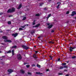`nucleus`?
I'll use <instances>...</instances> for the list:
<instances>
[{"label":"nucleus","mask_w":76,"mask_h":76,"mask_svg":"<svg viewBox=\"0 0 76 76\" xmlns=\"http://www.w3.org/2000/svg\"><path fill=\"white\" fill-rule=\"evenodd\" d=\"M33 25H34L35 24V20H34L32 23Z\"/></svg>","instance_id":"a211bd4d"},{"label":"nucleus","mask_w":76,"mask_h":76,"mask_svg":"<svg viewBox=\"0 0 76 76\" xmlns=\"http://www.w3.org/2000/svg\"><path fill=\"white\" fill-rule=\"evenodd\" d=\"M20 72H21V73H22L23 74H24L25 73V71H23V70H20Z\"/></svg>","instance_id":"2eb2a0df"},{"label":"nucleus","mask_w":76,"mask_h":76,"mask_svg":"<svg viewBox=\"0 0 76 76\" xmlns=\"http://www.w3.org/2000/svg\"><path fill=\"white\" fill-rule=\"evenodd\" d=\"M28 74L30 75H32V73L30 72H28Z\"/></svg>","instance_id":"e433bc0d"},{"label":"nucleus","mask_w":76,"mask_h":76,"mask_svg":"<svg viewBox=\"0 0 76 76\" xmlns=\"http://www.w3.org/2000/svg\"><path fill=\"white\" fill-rule=\"evenodd\" d=\"M46 71H47V72H48V71H49V69H47Z\"/></svg>","instance_id":"3c124183"},{"label":"nucleus","mask_w":76,"mask_h":76,"mask_svg":"<svg viewBox=\"0 0 76 76\" xmlns=\"http://www.w3.org/2000/svg\"><path fill=\"white\" fill-rule=\"evenodd\" d=\"M36 26V27H37L39 26H40V24H37Z\"/></svg>","instance_id":"aec40b11"},{"label":"nucleus","mask_w":76,"mask_h":76,"mask_svg":"<svg viewBox=\"0 0 76 76\" xmlns=\"http://www.w3.org/2000/svg\"><path fill=\"white\" fill-rule=\"evenodd\" d=\"M5 57V56H2V58H4Z\"/></svg>","instance_id":"8fccbe9b"},{"label":"nucleus","mask_w":76,"mask_h":76,"mask_svg":"<svg viewBox=\"0 0 76 76\" xmlns=\"http://www.w3.org/2000/svg\"><path fill=\"white\" fill-rule=\"evenodd\" d=\"M33 57L35 58V59L37 58V56L35 55H33Z\"/></svg>","instance_id":"f8f14e48"},{"label":"nucleus","mask_w":76,"mask_h":76,"mask_svg":"<svg viewBox=\"0 0 76 76\" xmlns=\"http://www.w3.org/2000/svg\"><path fill=\"white\" fill-rule=\"evenodd\" d=\"M51 32L53 33V32H54V31L53 30H52L51 31Z\"/></svg>","instance_id":"ea45409f"},{"label":"nucleus","mask_w":76,"mask_h":76,"mask_svg":"<svg viewBox=\"0 0 76 76\" xmlns=\"http://www.w3.org/2000/svg\"><path fill=\"white\" fill-rule=\"evenodd\" d=\"M62 66H66V63H63L62 64Z\"/></svg>","instance_id":"4be33fe9"},{"label":"nucleus","mask_w":76,"mask_h":76,"mask_svg":"<svg viewBox=\"0 0 76 76\" xmlns=\"http://www.w3.org/2000/svg\"><path fill=\"white\" fill-rule=\"evenodd\" d=\"M10 16H12V15H10Z\"/></svg>","instance_id":"69168bd1"},{"label":"nucleus","mask_w":76,"mask_h":76,"mask_svg":"<svg viewBox=\"0 0 76 76\" xmlns=\"http://www.w3.org/2000/svg\"><path fill=\"white\" fill-rule=\"evenodd\" d=\"M36 54H37L38 53V51H35Z\"/></svg>","instance_id":"09e8293b"},{"label":"nucleus","mask_w":76,"mask_h":76,"mask_svg":"<svg viewBox=\"0 0 76 76\" xmlns=\"http://www.w3.org/2000/svg\"><path fill=\"white\" fill-rule=\"evenodd\" d=\"M47 25L48 26H50V23H47Z\"/></svg>","instance_id":"a18cd8bd"},{"label":"nucleus","mask_w":76,"mask_h":76,"mask_svg":"<svg viewBox=\"0 0 76 76\" xmlns=\"http://www.w3.org/2000/svg\"><path fill=\"white\" fill-rule=\"evenodd\" d=\"M60 58H59L58 59V61H60Z\"/></svg>","instance_id":"37998d69"},{"label":"nucleus","mask_w":76,"mask_h":76,"mask_svg":"<svg viewBox=\"0 0 76 76\" xmlns=\"http://www.w3.org/2000/svg\"><path fill=\"white\" fill-rule=\"evenodd\" d=\"M15 11V8H12V9H10L7 11V13H13Z\"/></svg>","instance_id":"f257e3e1"},{"label":"nucleus","mask_w":76,"mask_h":76,"mask_svg":"<svg viewBox=\"0 0 76 76\" xmlns=\"http://www.w3.org/2000/svg\"><path fill=\"white\" fill-rule=\"evenodd\" d=\"M2 38L4 39L7 40V39L8 38L7 37V36H4L2 37Z\"/></svg>","instance_id":"1a4fd4ad"},{"label":"nucleus","mask_w":76,"mask_h":76,"mask_svg":"<svg viewBox=\"0 0 76 76\" xmlns=\"http://www.w3.org/2000/svg\"><path fill=\"white\" fill-rule=\"evenodd\" d=\"M34 33H35V31H34L31 32V34L32 35L33 34H34Z\"/></svg>","instance_id":"393cba45"},{"label":"nucleus","mask_w":76,"mask_h":76,"mask_svg":"<svg viewBox=\"0 0 76 76\" xmlns=\"http://www.w3.org/2000/svg\"><path fill=\"white\" fill-rule=\"evenodd\" d=\"M64 68H68V66H64Z\"/></svg>","instance_id":"72a5a7b5"},{"label":"nucleus","mask_w":76,"mask_h":76,"mask_svg":"<svg viewBox=\"0 0 76 76\" xmlns=\"http://www.w3.org/2000/svg\"><path fill=\"white\" fill-rule=\"evenodd\" d=\"M34 47L35 48L36 47V46H34Z\"/></svg>","instance_id":"0e129e2a"},{"label":"nucleus","mask_w":76,"mask_h":76,"mask_svg":"<svg viewBox=\"0 0 76 76\" xmlns=\"http://www.w3.org/2000/svg\"><path fill=\"white\" fill-rule=\"evenodd\" d=\"M69 11H68L66 12V14L67 15H68V14H69Z\"/></svg>","instance_id":"f704fd0d"},{"label":"nucleus","mask_w":76,"mask_h":76,"mask_svg":"<svg viewBox=\"0 0 76 76\" xmlns=\"http://www.w3.org/2000/svg\"><path fill=\"white\" fill-rule=\"evenodd\" d=\"M26 26H29V25L28 24H26Z\"/></svg>","instance_id":"13d9d810"},{"label":"nucleus","mask_w":76,"mask_h":76,"mask_svg":"<svg viewBox=\"0 0 76 76\" xmlns=\"http://www.w3.org/2000/svg\"><path fill=\"white\" fill-rule=\"evenodd\" d=\"M32 67H35V65L34 64H33L31 65Z\"/></svg>","instance_id":"c9c22d12"},{"label":"nucleus","mask_w":76,"mask_h":76,"mask_svg":"<svg viewBox=\"0 0 76 76\" xmlns=\"http://www.w3.org/2000/svg\"><path fill=\"white\" fill-rule=\"evenodd\" d=\"M32 28H36V26H33Z\"/></svg>","instance_id":"864d4df0"},{"label":"nucleus","mask_w":76,"mask_h":76,"mask_svg":"<svg viewBox=\"0 0 76 76\" xmlns=\"http://www.w3.org/2000/svg\"><path fill=\"white\" fill-rule=\"evenodd\" d=\"M18 35V33H15V34H12V36H14V37H16L17 35Z\"/></svg>","instance_id":"6e6552de"},{"label":"nucleus","mask_w":76,"mask_h":76,"mask_svg":"<svg viewBox=\"0 0 76 76\" xmlns=\"http://www.w3.org/2000/svg\"><path fill=\"white\" fill-rule=\"evenodd\" d=\"M26 64H27V63H24V65H26Z\"/></svg>","instance_id":"49530a36"},{"label":"nucleus","mask_w":76,"mask_h":76,"mask_svg":"<svg viewBox=\"0 0 76 76\" xmlns=\"http://www.w3.org/2000/svg\"><path fill=\"white\" fill-rule=\"evenodd\" d=\"M41 38V36H39L38 37V38L39 39V38Z\"/></svg>","instance_id":"4d7b16f0"},{"label":"nucleus","mask_w":76,"mask_h":76,"mask_svg":"<svg viewBox=\"0 0 76 76\" xmlns=\"http://www.w3.org/2000/svg\"><path fill=\"white\" fill-rule=\"evenodd\" d=\"M4 42H12V41L8 39L6 40H4Z\"/></svg>","instance_id":"0eeeda50"},{"label":"nucleus","mask_w":76,"mask_h":76,"mask_svg":"<svg viewBox=\"0 0 76 76\" xmlns=\"http://www.w3.org/2000/svg\"><path fill=\"white\" fill-rule=\"evenodd\" d=\"M50 60H52V57H51V56H50Z\"/></svg>","instance_id":"79ce46f5"},{"label":"nucleus","mask_w":76,"mask_h":76,"mask_svg":"<svg viewBox=\"0 0 76 76\" xmlns=\"http://www.w3.org/2000/svg\"><path fill=\"white\" fill-rule=\"evenodd\" d=\"M66 62H67V63H69V61H66Z\"/></svg>","instance_id":"5fc2aeb1"},{"label":"nucleus","mask_w":76,"mask_h":76,"mask_svg":"<svg viewBox=\"0 0 76 76\" xmlns=\"http://www.w3.org/2000/svg\"><path fill=\"white\" fill-rule=\"evenodd\" d=\"M43 3H41L40 4V6H42V5L43 4Z\"/></svg>","instance_id":"58836bf2"},{"label":"nucleus","mask_w":76,"mask_h":76,"mask_svg":"<svg viewBox=\"0 0 76 76\" xmlns=\"http://www.w3.org/2000/svg\"><path fill=\"white\" fill-rule=\"evenodd\" d=\"M14 50H12V56H14L15 55V53H14Z\"/></svg>","instance_id":"dca6fc26"},{"label":"nucleus","mask_w":76,"mask_h":76,"mask_svg":"<svg viewBox=\"0 0 76 76\" xmlns=\"http://www.w3.org/2000/svg\"><path fill=\"white\" fill-rule=\"evenodd\" d=\"M37 67H38L39 68H41V65L38 64H37Z\"/></svg>","instance_id":"412c9836"},{"label":"nucleus","mask_w":76,"mask_h":76,"mask_svg":"<svg viewBox=\"0 0 76 76\" xmlns=\"http://www.w3.org/2000/svg\"><path fill=\"white\" fill-rule=\"evenodd\" d=\"M75 15H76V12L75 11H73L72 12V13L71 15V16H73Z\"/></svg>","instance_id":"423d86ee"},{"label":"nucleus","mask_w":76,"mask_h":76,"mask_svg":"<svg viewBox=\"0 0 76 76\" xmlns=\"http://www.w3.org/2000/svg\"><path fill=\"white\" fill-rule=\"evenodd\" d=\"M64 72H67V70L65 69L64 70Z\"/></svg>","instance_id":"603ef678"},{"label":"nucleus","mask_w":76,"mask_h":76,"mask_svg":"<svg viewBox=\"0 0 76 76\" xmlns=\"http://www.w3.org/2000/svg\"><path fill=\"white\" fill-rule=\"evenodd\" d=\"M44 10H47V8H46V7L44 8Z\"/></svg>","instance_id":"c03bdc74"},{"label":"nucleus","mask_w":76,"mask_h":76,"mask_svg":"<svg viewBox=\"0 0 76 76\" xmlns=\"http://www.w3.org/2000/svg\"><path fill=\"white\" fill-rule=\"evenodd\" d=\"M12 48H17V46L16 45H14L12 47Z\"/></svg>","instance_id":"f3484780"},{"label":"nucleus","mask_w":76,"mask_h":76,"mask_svg":"<svg viewBox=\"0 0 76 76\" xmlns=\"http://www.w3.org/2000/svg\"><path fill=\"white\" fill-rule=\"evenodd\" d=\"M2 52H1V51H0V53H2Z\"/></svg>","instance_id":"bf43d9fd"},{"label":"nucleus","mask_w":76,"mask_h":76,"mask_svg":"<svg viewBox=\"0 0 76 76\" xmlns=\"http://www.w3.org/2000/svg\"><path fill=\"white\" fill-rule=\"evenodd\" d=\"M3 12H1L0 13V15H3Z\"/></svg>","instance_id":"a19ab883"},{"label":"nucleus","mask_w":76,"mask_h":76,"mask_svg":"<svg viewBox=\"0 0 76 76\" xmlns=\"http://www.w3.org/2000/svg\"><path fill=\"white\" fill-rule=\"evenodd\" d=\"M70 48L69 49V51H71V52H72V51H73V50H73V49H75V47H72L71 46L70 47Z\"/></svg>","instance_id":"39448f33"},{"label":"nucleus","mask_w":76,"mask_h":76,"mask_svg":"<svg viewBox=\"0 0 76 76\" xmlns=\"http://www.w3.org/2000/svg\"><path fill=\"white\" fill-rule=\"evenodd\" d=\"M26 26V25H24L23 26H21V28H25V27Z\"/></svg>","instance_id":"bb28decb"},{"label":"nucleus","mask_w":76,"mask_h":76,"mask_svg":"<svg viewBox=\"0 0 76 76\" xmlns=\"http://www.w3.org/2000/svg\"><path fill=\"white\" fill-rule=\"evenodd\" d=\"M21 7H22V4H20L17 9H20Z\"/></svg>","instance_id":"9b49d317"},{"label":"nucleus","mask_w":76,"mask_h":76,"mask_svg":"<svg viewBox=\"0 0 76 76\" xmlns=\"http://www.w3.org/2000/svg\"><path fill=\"white\" fill-rule=\"evenodd\" d=\"M63 68H64V67L62 66H61L60 67V69H63Z\"/></svg>","instance_id":"c756f323"},{"label":"nucleus","mask_w":76,"mask_h":76,"mask_svg":"<svg viewBox=\"0 0 76 76\" xmlns=\"http://www.w3.org/2000/svg\"><path fill=\"white\" fill-rule=\"evenodd\" d=\"M53 27V25L52 24L50 25V26H49L48 27V28H49V29H50V28H51Z\"/></svg>","instance_id":"ddd939ff"},{"label":"nucleus","mask_w":76,"mask_h":76,"mask_svg":"<svg viewBox=\"0 0 76 76\" xmlns=\"http://www.w3.org/2000/svg\"><path fill=\"white\" fill-rule=\"evenodd\" d=\"M7 71L8 72H9L10 73H12V72H13V70L11 69H8Z\"/></svg>","instance_id":"9d476101"},{"label":"nucleus","mask_w":76,"mask_h":76,"mask_svg":"<svg viewBox=\"0 0 76 76\" xmlns=\"http://www.w3.org/2000/svg\"><path fill=\"white\" fill-rule=\"evenodd\" d=\"M11 21H9L8 22V25H11Z\"/></svg>","instance_id":"5701e85b"},{"label":"nucleus","mask_w":76,"mask_h":76,"mask_svg":"<svg viewBox=\"0 0 76 76\" xmlns=\"http://www.w3.org/2000/svg\"><path fill=\"white\" fill-rule=\"evenodd\" d=\"M75 19H76V17H75Z\"/></svg>","instance_id":"680f3d73"},{"label":"nucleus","mask_w":76,"mask_h":76,"mask_svg":"<svg viewBox=\"0 0 76 76\" xmlns=\"http://www.w3.org/2000/svg\"><path fill=\"white\" fill-rule=\"evenodd\" d=\"M76 57L75 56H72V58H76Z\"/></svg>","instance_id":"473e14b6"},{"label":"nucleus","mask_w":76,"mask_h":76,"mask_svg":"<svg viewBox=\"0 0 76 76\" xmlns=\"http://www.w3.org/2000/svg\"><path fill=\"white\" fill-rule=\"evenodd\" d=\"M68 22H69L68 21H67V23H68Z\"/></svg>","instance_id":"338daca9"},{"label":"nucleus","mask_w":76,"mask_h":76,"mask_svg":"<svg viewBox=\"0 0 76 76\" xmlns=\"http://www.w3.org/2000/svg\"><path fill=\"white\" fill-rule=\"evenodd\" d=\"M19 31H22V30H23V28H19Z\"/></svg>","instance_id":"7c9ffc66"},{"label":"nucleus","mask_w":76,"mask_h":76,"mask_svg":"<svg viewBox=\"0 0 76 76\" xmlns=\"http://www.w3.org/2000/svg\"><path fill=\"white\" fill-rule=\"evenodd\" d=\"M50 17L49 16H48V17L47 18V19H48V18H49Z\"/></svg>","instance_id":"6e6d98bb"},{"label":"nucleus","mask_w":76,"mask_h":76,"mask_svg":"<svg viewBox=\"0 0 76 76\" xmlns=\"http://www.w3.org/2000/svg\"><path fill=\"white\" fill-rule=\"evenodd\" d=\"M26 18L25 17H24L23 19V20H26Z\"/></svg>","instance_id":"a878e982"},{"label":"nucleus","mask_w":76,"mask_h":76,"mask_svg":"<svg viewBox=\"0 0 76 76\" xmlns=\"http://www.w3.org/2000/svg\"><path fill=\"white\" fill-rule=\"evenodd\" d=\"M17 58L18 60H21L22 59V56H21V55L20 54H18L17 55Z\"/></svg>","instance_id":"f03ea898"},{"label":"nucleus","mask_w":76,"mask_h":76,"mask_svg":"<svg viewBox=\"0 0 76 76\" xmlns=\"http://www.w3.org/2000/svg\"><path fill=\"white\" fill-rule=\"evenodd\" d=\"M36 16H40V14L39 13L36 14L35 15Z\"/></svg>","instance_id":"6ab92c4d"},{"label":"nucleus","mask_w":76,"mask_h":76,"mask_svg":"<svg viewBox=\"0 0 76 76\" xmlns=\"http://www.w3.org/2000/svg\"><path fill=\"white\" fill-rule=\"evenodd\" d=\"M1 44L2 45H4V43H1Z\"/></svg>","instance_id":"de8ad7c7"},{"label":"nucleus","mask_w":76,"mask_h":76,"mask_svg":"<svg viewBox=\"0 0 76 76\" xmlns=\"http://www.w3.org/2000/svg\"><path fill=\"white\" fill-rule=\"evenodd\" d=\"M49 43L50 44H54V42H53L52 41H50V42H49Z\"/></svg>","instance_id":"b1692460"},{"label":"nucleus","mask_w":76,"mask_h":76,"mask_svg":"<svg viewBox=\"0 0 76 76\" xmlns=\"http://www.w3.org/2000/svg\"><path fill=\"white\" fill-rule=\"evenodd\" d=\"M1 60H3V59H1Z\"/></svg>","instance_id":"e2e57ef3"},{"label":"nucleus","mask_w":76,"mask_h":76,"mask_svg":"<svg viewBox=\"0 0 76 76\" xmlns=\"http://www.w3.org/2000/svg\"><path fill=\"white\" fill-rule=\"evenodd\" d=\"M47 20H48V19H47Z\"/></svg>","instance_id":"774afa93"},{"label":"nucleus","mask_w":76,"mask_h":76,"mask_svg":"<svg viewBox=\"0 0 76 76\" xmlns=\"http://www.w3.org/2000/svg\"><path fill=\"white\" fill-rule=\"evenodd\" d=\"M36 74H37V75H42V73H41L40 72H36Z\"/></svg>","instance_id":"4468645a"},{"label":"nucleus","mask_w":76,"mask_h":76,"mask_svg":"<svg viewBox=\"0 0 76 76\" xmlns=\"http://www.w3.org/2000/svg\"><path fill=\"white\" fill-rule=\"evenodd\" d=\"M22 47L23 48V49H25V50H28V49H29V48L28 47L24 45H22Z\"/></svg>","instance_id":"7ed1b4c3"},{"label":"nucleus","mask_w":76,"mask_h":76,"mask_svg":"<svg viewBox=\"0 0 76 76\" xmlns=\"http://www.w3.org/2000/svg\"><path fill=\"white\" fill-rule=\"evenodd\" d=\"M57 4H58V6L56 7L57 8V9H58V8H59V6H60V4H61V2H58L57 3Z\"/></svg>","instance_id":"20e7f679"},{"label":"nucleus","mask_w":76,"mask_h":76,"mask_svg":"<svg viewBox=\"0 0 76 76\" xmlns=\"http://www.w3.org/2000/svg\"><path fill=\"white\" fill-rule=\"evenodd\" d=\"M58 75H63V73H58Z\"/></svg>","instance_id":"c85d7f7f"},{"label":"nucleus","mask_w":76,"mask_h":76,"mask_svg":"<svg viewBox=\"0 0 76 76\" xmlns=\"http://www.w3.org/2000/svg\"><path fill=\"white\" fill-rule=\"evenodd\" d=\"M26 66L27 68H29L30 67V66L29 65H26Z\"/></svg>","instance_id":"cd10ccee"},{"label":"nucleus","mask_w":76,"mask_h":76,"mask_svg":"<svg viewBox=\"0 0 76 76\" xmlns=\"http://www.w3.org/2000/svg\"><path fill=\"white\" fill-rule=\"evenodd\" d=\"M51 14H49L48 15V17H49V18L50 17V16H51Z\"/></svg>","instance_id":"4c0bfd02"},{"label":"nucleus","mask_w":76,"mask_h":76,"mask_svg":"<svg viewBox=\"0 0 76 76\" xmlns=\"http://www.w3.org/2000/svg\"><path fill=\"white\" fill-rule=\"evenodd\" d=\"M65 76H69V75H67Z\"/></svg>","instance_id":"052dcab7"},{"label":"nucleus","mask_w":76,"mask_h":76,"mask_svg":"<svg viewBox=\"0 0 76 76\" xmlns=\"http://www.w3.org/2000/svg\"><path fill=\"white\" fill-rule=\"evenodd\" d=\"M11 50H10L8 51L7 53H11Z\"/></svg>","instance_id":"2f4dec72"}]
</instances>
